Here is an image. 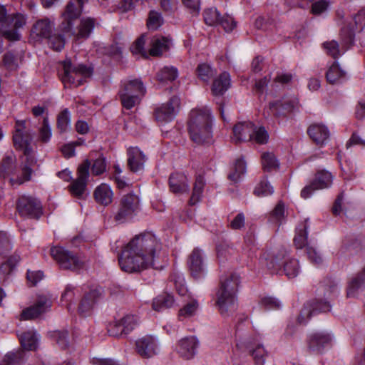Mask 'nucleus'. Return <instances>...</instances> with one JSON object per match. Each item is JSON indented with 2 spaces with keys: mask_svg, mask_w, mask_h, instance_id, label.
<instances>
[{
  "mask_svg": "<svg viewBox=\"0 0 365 365\" xmlns=\"http://www.w3.org/2000/svg\"><path fill=\"white\" fill-rule=\"evenodd\" d=\"M240 284V276L227 273L220 277V286L216 293V304L220 314L227 316L237 309L236 292Z\"/></svg>",
  "mask_w": 365,
  "mask_h": 365,
  "instance_id": "obj_4",
  "label": "nucleus"
},
{
  "mask_svg": "<svg viewBox=\"0 0 365 365\" xmlns=\"http://www.w3.org/2000/svg\"><path fill=\"white\" fill-rule=\"evenodd\" d=\"M232 252V247L226 243L220 244L217 247V258L220 262L227 259V257L231 255Z\"/></svg>",
  "mask_w": 365,
  "mask_h": 365,
  "instance_id": "obj_61",
  "label": "nucleus"
},
{
  "mask_svg": "<svg viewBox=\"0 0 365 365\" xmlns=\"http://www.w3.org/2000/svg\"><path fill=\"white\" fill-rule=\"evenodd\" d=\"M255 131V124L250 121H242L237 123L232 129V141L236 144L252 141Z\"/></svg>",
  "mask_w": 365,
  "mask_h": 365,
  "instance_id": "obj_20",
  "label": "nucleus"
},
{
  "mask_svg": "<svg viewBox=\"0 0 365 365\" xmlns=\"http://www.w3.org/2000/svg\"><path fill=\"white\" fill-rule=\"evenodd\" d=\"M120 322L123 326L125 334H128L139 324V317L134 314H127L121 318Z\"/></svg>",
  "mask_w": 365,
  "mask_h": 365,
  "instance_id": "obj_49",
  "label": "nucleus"
},
{
  "mask_svg": "<svg viewBox=\"0 0 365 365\" xmlns=\"http://www.w3.org/2000/svg\"><path fill=\"white\" fill-rule=\"evenodd\" d=\"M135 350L143 359H151L160 351V341L154 335H145L135 341Z\"/></svg>",
  "mask_w": 365,
  "mask_h": 365,
  "instance_id": "obj_11",
  "label": "nucleus"
},
{
  "mask_svg": "<svg viewBox=\"0 0 365 365\" xmlns=\"http://www.w3.org/2000/svg\"><path fill=\"white\" fill-rule=\"evenodd\" d=\"M26 24V19L21 14H16L9 15L7 22L4 27L0 29L2 35L10 41H18L20 38V34L17 29L23 27Z\"/></svg>",
  "mask_w": 365,
  "mask_h": 365,
  "instance_id": "obj_15",
  "label": "nucleus"
},
{
  "mask_svg": "<svg viewBox=\"0 0 365 365\" xmlns=\"http://www.w3.org/2000/svg\"><path fill=\"white\" fill-rule=\"evenodd\" d=\"M47 38L48 39V43L54 51H60L64 47L65 38L63 35L51 34L50 36Z\"/></svg>",
  "mask_w": 365,
  "mask_h": 365,
  "instance_id": "obj_57",
  "label": "nucleus"
},
{
  "mask_svg": "<svg viewBox=\"0 0 365 365\" xmlns=\"http://www.w3.org/2000/svg\"><path fill=\"white\" fill-rule=\"evenodd\" d=\"M198 307L197 302L195 300H192L190 302L187 303L185 305L182 309L179 311V317H190L193 316Z\"/></svg>",
  "mask_w": 365,
  "mask_h": 365,
  "instance_id": "obj_58",
  "label": "nucleus"
},
{
  "mask_svg": "<svg viewBox=\"0 0 365 365\" xmlns=\"http://www.w3.org/2000/svg\"><path fill=\"white\" fill-rule=\"evenodd\" d=\"M203 18L207 25L215 26L219 24L221 17L219 11L215 8H209L204 11Z\"/></svg>",
  "mask_w": 365,
  "mask_h": 365,
  "instance_id": "obj_48",
  "label": "nucleus"
},
{
  "mask_svg": "<svg viewBox=\"0 0 365 365\" xmlns=\"http://www.w3.org/2000/svg\"><path fill=\"white\" fill-rule=\"evenodd\" d=\"M163 23V19L160 13L155 11H150L147 21V26L149 29L156 30Z\"/></svg>",
  "mask_w": 365,
  "mask_h": 365,
  "instance_id": "obj_53",
  "label": "nucleus"
},
{
  "mask_svg": "<svg viewBox=\"0 0 365 365\" xmlns=\"http://www.w3.org/2000/svg\"><path fill=\"white\" fill-rule=\"evenodd\" d=\"M108 332L109 333L110 336L114 337H120L123 335H126L123 329V326L120 319L114 322L112 324H110L108 328Z\"/></svg>",
  "mask_w": 365,
  "mask_h": 365,
  "instance_id": "obj_59",
  "label": "nucleus"
},
{
  "mask_svg": "<svg viewBox=\"0 0 365 365\" xmlns=\"http://www.w3.org/2000/svg\"><path fill=\"white\" fill-rule=\"evenodd\" d=\"M245 172L246 163L245 160L242 159H238L235 163L234 171L228 175V178L234 182H237Z\"/></svg>",
  "mask_w": 365,
  "mask_h": 365,
  "instance_id": "obj_47",
  "label": "nucleus"
},
{
  "mask_svg": "<svg viewBox=\"0 0 365 365\" xmlns=\"http://www.w3.org/2000/svg\"><path fill=\"white\" fill-rule=\"evenodd\" d=\"M32 169L28 166L25 165L22 168V175L21 178H9V183L11 185L14 186V185H21L24 183L25 181H29L31 180Z\"/></svg>",
  "mask_w": 365,
  "mask_h": 365,
  "instance_id": "obj_56",
  "label": "nucleus"
},
{
  "mask_svg": "<svg viewBox=\"0 0 365 365\" xmlns=\"http://www.w3.org/2000/svg\"><path fill=\"white\" fill-rule=\"evenodd\" d=\"M56 127L60 133H66L71 129V113L68 108L58 113Z\"/></svg>",
  "mask_w": 365,
  "mask_h": 365,
  "instance_id": "obj_41",
  "label": "nucleus"
},
{
  "mask_svg": "<svg viewBox=\"0 0 365 365\" xmlns=\"http://www.w3.org/2000/svg\"><path fill=\"white\" fill-rule=\"evenodd\" d=\"M274 192V188L267 179L262 180L255 187L254 194L257 197L270 195Z\"/></svg>",
  "mask_w": 365,
  "mask_h": 365,
  "instance_id": "obj_50",
  "label": "nucleus"
},
{
  "mask_svg": "<svg viewBox=\"0 0 365 365\" xmlns=\"http://www.w3.org/2000/svg\"><path fill=\"white\" fill-rule=\"evenodd\" d=\"M128 166L133 173H138L144 169L146 157L137 147L128 149Z\"/></svg>",
  "mask_w": 365,
  "mask_h": 365,
  "instance_id": "obj_24",
  "label": "nucleus"
},
{
  "mask_svg": "<svg viewBox=\"0 0 365 365\" xmlns=\"http://www.w3.org/2000/svg\"><path fill=\"white\" fill-rule=\"evenodd\" d=\"M52 257L63 269L76 271L83 267V262L76 255L61 247H53L51 249Z\"/></svg>",
  "mask_w": 365,
  "mask_h": 365,
  "instance_id": "obj_10",
  "label": "nucleus"
},
{
  "mask_svg": "<svg viewBox=\"0 0 365 365\" xmlns=\"http://www.w3.org/2000/svg\"><path fill=\"white\" fill-rule=\"evenodd\" d=\"M307 254L308 259L314 264L319 265L323 261L321 255L314 247L307 246Z\"/></svg>",
  "mask_w": 365,
  "mask_h": 365,
  "instance_id": "obj_63",
  "label": "nucleus"
},
{
  "mask_svg": "<svg viewBox=\"0 0 365 365\" xmlns=\"http://www.w3.org/2000/svg\"><path fill=\"white\" fill-rule=\"evenodd\" d=\"M297 106L295 98H283L274 102L269 103V113L276 117H285L294 111Z\"/></svg>",
  "mask_w": 365,
  "mask_h": 365,
  "instance_id": "obj_19",
  "label": "nucleus"
},
{
  "mask_svg": "<svg viewBox=\"0 0 365 365\" xmlns=\"http://www.w3.org/2000/svg\"><path fill=\"white\" fill-rule=\"evenodd\" d=\"M187 264L194 278L197 279L202 277L205 271L202 251L198 248H195L188 257Z\"/></svg>",
  "mask_w": 365,
  "mask_h": 365,
  "instance_id": "obj_21",
  "label": "nucleus"
},
{
  "mask_svg": "<svg viewBox=\"0 0 365 365\" xmlns=\"http://www.w3.org/2000/svg\"><path fill=\"white\" fill-rule=\"evenodd\" d=\"M331 334L327 331H319L310 334L307 339L309 351L314 354H321L324 349L331 346Z\"/></svg>",
  "mask_w": 365,
  "mask_h": 365,
  "instance_id": "obj_17",
  "label": "nucleus"
},
{
  "mask_svg": "<svg viewBox=\"0 0 365 365\" xmlns=\"http://www.w3.org/2000/svg\"><path fill=\"white\" fill-rule=\"evenodd\" d=\"M63 73H60L61 81L64 84L73 85L76 87L83 84L86 78L91 76L92 70L84 65L74 66L71 60L62 63Z\"/></svg>",
  "mask_w": 365,
  "mask_h": 365,
  "instance_id": "obj_7",
  "label": "nucleus"
},
{
  "mask_svg": "<svg viewBox=\"0 0 365 365\" xmlns=\"http://www.w3.org/2000/svg\"><path fill=\"white\" fill-rule=\"evenodd\" d=\"M250 352L257 365H264L265 359L268 355L262 345H257L255 349H250Z\"/></svg>",
  "mask_w": 365,
  "mask_h": 365,
  "instance_id": "obj_52",
  "label": "nucleus"
},
{
  "mask_svg": "<svg viewBox=\"0 0 365 365\" xmlns=\"http://www.w3.org/2000/svg\"><path fill=\"white\" fill-rule=\"evenodd\" d=\"M198 344L195 336L185 337L179 341L176 349L181 357L190 359L196 354Z\"/></svg>",
  "mask_w": 365,
  "mask_h": 365,
  "instance_id": "obj_23",
  "label": "nucleus"
},
{
  "mask_svg": "<svg viewBox=\"0 0 365 365\" xmlns=\"http://www.w3.org/2000/svg\"><path fill=\"white\" fill-rule=\"evenodd\" d=\"M93 195L98 204L107 206L112 202L113 192L108 185L102 183L95 189Z\"/></svg>",
  "mask_w": 365,
  "mask_h": 365,
  "instance_id": "obj_30",
  "label": "nucleus"
},
{
  "mask_svg": "<svg viewBox=\"0 0 365 365\" xmlns=\"http://www.w3.org/2000/svg\"><path fill=\"white\" fill-rule=\"evenodd\" d=\"M166 253L155 235L146 232L135 236L125 247L119 257L122 270L132 273L152 267L160 269Z\"/></svg>",
  "mask_w": 365,
  "mask_h": 365,
  "instance_id": "obj_1",
  "label": "nucleus"
},
{
  "mask_svg": "<svg viewBox=\"0 0 365 365\" xmlns=\"http://www.w3.org/2000/svg\"><path fill=\"white\" fill-rule=\"evenodd\" d=\"M146 89L140 79L129 81L123 84L119 91V96L123 106L131 109L140 101Z\"/></svg>",
  "mask_w": 365,
  "mask_h": 365,
  "instance_id": "obj_6",
  "label": "nucleus"
},
{
  "mask_svg": "<svg viewBox=\"0 0 365 365\" xmlns=\"http://www.w3.org/2000/svg\"><path fill=\"white\" fill-rule=\"evenodd\" d=\"M340 35L341 38V46L334 40L326 41L323 43L326 53L335 59L344 53L346 49L352 45L354 39L353 28L341 29Z\"/></svg>",
  "mask_w": 365,
  "mask_h": 365,
  "instance_id": "obj_9",
  "label": "nucleus"
},
{
  "mask_svg": "<svg viewBox=\"0 0 365 365\" xmlns=\"http://www.w3.org/2000/svg\"><path fill=\"white\" fill-rule=\"evenodd\" d=\"M269 140V134L264 127H257L255 125L252 141L258 144H266Z\"/></svg>",
  "mask_w": 365,
  "mask_h": 365,
  "instance_id": "obj_54",
  "label": "nucleus"
},
{
  "mask_svg": "<svg viewBox=\"0 0 365 365\" xmlns=\"http://www.w3.org/2000/svg\"><path fill=\"white\" fill-rule=\"evenodd\" d=\"M20 257L14 255L11 257L6 262L0 266V282H5L11 274L16 263L19 261Z\"/></svg>",
  "mask_w": 365,
  "mask_h": 365,
  "instance_id": "obj_39",
  "label": "nucleus"
},
{
  "mask_svg": "<svg viewBox=\"0 0 365 365\" xmlns=\"http://www.w3.org/2000/svg\"><path fill=\"white\" fill-rule=\"evenodd\" d=\"M365 283V268L363 272L354 277L349 283L346 295L348 297L356 296L359 288Z\"/></svg>",
  "mask_w": 365,
  "mask_h": 365,
  "instance_id": "obj_43",
  "label": "nucleus"
},
{
  "mask_svg": "<svg viewBox=\"0 0 365 365\" xmlns=\"http://www.w3.org/2000/svg\"><path fill=\"white\" fill-rule=\"evenodd\" d=\"M219 24H220L227 32L232 31L236 26V22L234 21L233 18L230 16L221 17Z\"/></svg>",
  "mask_w": 365,
  "mask_h": 365,
  "instance_id": "obj_64",
  "label": "nucleus"
},
{
  "mask_svg": "<svg viewBox=\"0 0 365 365\" xmlns=\"http://www.w3.org/2000/svg\"><path fill=\"white\" fill-rule=\"evenodd\" d=\"M205 184L204 178L200 175H197L193 185L192 195L189 200L190 205H195L200 200L202 196Z\"/></svg>",
  "mask_w": 365,
  "mask_h": 365,
  "instance_id": "obj_38",
  "label": "nucleus"
},
{
  "mask_svg": "<svg viewBox=\"0 0 365 365\" xmlns=\"http://www.w3.org/2000/svg\"><path fill=\"white\" fill-rule=\"evenodd\" d=\"M346 72L341 68L337 62H334L328 68L326 73V78L331 84L341 83L346 79Z\"/></svg>",
  "mask_w": 365,
  "mask_h": 365,
  "instance_id": "obj_32",
  "label": "nucleus"
},
{
  "mask_svg": "<svg viewBox=\"0 0 365 365\" xmlns=\"http://www.w3.org/2000/svg\"><path fill=\"white\" fill-rule=\"evenodd\" d=\"M332 182V175L330 173L322 170L317 173L314 180L312 181L317 189H324L329 187Z\"/></svg>",
  "mask_w": 365,
  "mask_h": 365,
  "instance_id": "obj_42",
  "label": "nucleus"
},
{
  "mask_svg": "<svg viewBox=\"0 0 365 365\" xmlns=\"http://www.w3.org/2000/svg\"><path fill=\"white\" fill-rule=\"evenodd\" d=\"M283 270L288 278L296 277L300 272L299 261L293 258L287 259L284 263Z\"/></svg>",
  "mask_w": 365,
  "mask_h": 365,
  "instance_id": "obj_44",
  "label": "nucleus"
},
{
  "mask_svg": "<svg viewBox=\"0 0 365 365\" xmlns=\"http://www.w3.org/2000/svg\"><path fill=\"white\" fill-rule=\"evenodd\" d=\"M21 346L24 350L34 351L38 346L40 336L34 329H29L20 334H18Z\"/></svg>",
  "mask_w": 365,
  "mask_h": 365,
  "instance_id": "obj_27",
  "label": "nucleus"
},
{
  "mask_svg": "<svg viewBox=\"0 0 365 365\" xmlns=\"http://www.w3.org/2000/svg\"><path fill=\"white\" fill-rule=\"evenodd\" d=\"M17 210L23 217L38 219L42 214V206L37 199L24 195L18 200Z\"/></svg>",
  "mask_w": 365,
  "mask_h": 365,
  "instance_id": "obj_12",
  "label": "nucleus"
},
{
  "mask_svg": "<svg viewBox=\"0 0 365 365\" xmlns=\"http://www.w3.org/2000/svg\"><path fill=\"white\" fill-rule=\"evenodd\" d=\"M307 133L310 138L319 145H324L329 138V129L326 125L320 123H314L309 125Z\"/></svg>",
  "mask_w": 365,
  "mask_h": 365,
  "instance_id": "obj_25",
  "label": "nucleus"
},
{
  "mask_svg": "<svg viewBox=\"0 0 365 365\" xmlns=\"http://www.w3.org/2000/svg\"><path fill=\"white\" fill-rule=\"evenodd\" d=\"M101 294V291L98 289L91 290L88 294H86L82 299L79 305V313L83 316L89 314Z\"/></svg>",
  "mask_w": 365,
  "mask_h": 365,
  "instance_id": "obj_28",
  "label": "nucleus"
},
{
  "mask_svg": "<svg viewBox=\"0 0 365 365\" xmlns=\"http://www.w3.org/2000/svg\"><path fill=\"white\" fill-rule=\"evenodd\" d=\"M106 169V160L103 157L100 156L94 162L91 167V172L95 175H99L103 173Z\"/></svg>",
  "mask_w": 365,
  "mask_h": 365,
  "instance_id": "obj_62",
  "label": "nucleus"
},
{
  "mask_svg": "<svg viewBox=\"0 0 365 365\" xmlns=\"http://www.w3.org/2000/svg\"><path fill=\"white\" fill-rule=\"evenodd\" d=\"M26 121L17 120L16 123V133L13 136V140L14 146L16 148L24 150L25 155L28 156L30 155L31 149L29 147L30 142L31 141V135L24 132L26 128Z\"/></svg>",
  "mask_w": 365,
  "mask_h": 365,
  "instance_id": "obj_18",
  "label": "nucleus"
},
{
  "mask_svg": "<svg viewBox=\"0 0 365 365\" xmlns=\"http://www.w3.org/2000/svg\"><path fill=\"white\" fill-rule=\"evenodd\" d=\"M50 338L62 349L70 345V336L67 330H56L50 332Z\"/></svg>",
  "mask_w": 365,
  "mask_h": 365,
  "instance_id": "obj_40",
  "label": "nucleus"
},
{
  "mask_svg": "<svg viewBox=\"0 0 365 365\" xmlns=\"http://www.w3.org/2000/svg\"><path fill=\"white\" fill-rule=\"evenodd\" d=\"M16 169V156L12 153L6 154L2 159L0 165V176L3 178H8L14 173Z\"/></svg>",
  "mask_w": 365,
  "mask_h": 365,
  "instance_id": "obj_33",
  "label": "nucleus"
},
{
  "mask_svg": "<svg viewBox=\"0 0 365 365\" xmlns=\"http://www.w3.org/2000/svg\"><path fill=\"white\" fill-rule=\"evenodd\" d=\"M331 304L329 302L322 300H316L308 302L301 310L297 317V322L299 324H305L312 315L318 312H327L331 310Z\"/></svg>",
  "mask_w": 365,
  "mask_h": 365,
  "instance_id": "obj_13",
  "label": "nucleus"
},
{
  "mask_svg": "<svg viewBox=\"0 0 365 365\" xmlns=\"http://www.w3.org/2000/svg\"><path fill=\"white\" fill-rule=\"evenodd\" d=\"M86 0H71L62 14L58 29L64 36H76L77 38H86L93 30L96 21L92 18H83L76 31L74 25L79 18L83 4Z\"/></svg>",
  "mask_w": 365,
  "mask_h": 365,
  "instance_id": "obj_2",
  "label": "nucleus"
},
{
  "mask_svg": "<svg viewBox=\"0 0 365 365\" xmlns=\"http://www.w3.org/2000/svg\"><path fill=\"white\" fill-rule=\"evenodd\" d=\"M178 76V69L172 66H166L161 68L157 73V79L159 82L166 83L175 81Z\"/></svg>",
  "mask_w": 365,
  "mask_h": 365,
  "instance_id": "obj_37",
  "label": "nucleus"
},
{
  "mask_svg": "<svg viewBox=\"0 0 365 365\" xmlns=\"http://www.w3.org/2000/svg\"><path fill=\"white\" fill-rule=\"evenodd\" d=\"M12 248L11 240L4 232H0V255H6Z\"/></svg>",
  "mask_w": 365,
  "mask_h": 365,
  "instance_id": "obj_60",
  "label": "nucleus"
},
{
  "mask_svg": "<svg viewBox=\"0 0 365 365\" xmlns=\"http://www.w3.org/2000/svg\"><path fill=\"white\" fill-rule=\"evenodd\" d=\"M180 107V98L178 96L172 97L166 103H163L155 110V117L157 121L168 123L173 120Z\"/></svg>",
  "mask_w": 365,
  "mask_h": 365,
  "instance_id": "obj_16",
  "label": "nucleus"
},
{
  "mask_svg": "<svg viewBox=\"0 0 365 365\" xmlns=\"http://www.w3.org/2000/svg\"><path fill=\"white\" fill-rule=\"evenodd\" d=\"M52 135L51 128L48 122V118H44L42 125L39 128V138L43 143L49 141Z\"/></svg>",
  "mask_w": 365,
  "mask_h": 365,
  "instance_id": "obj_55",
  "label": "nucleus"
},
{
  "mask_svg": "<svg viewBox=\"0 0 365 365\" xmlns=\"http://www.w3.org/2000/svg\"><path fill=\"white\" fill-rule=\"evenodd\" d=\"M145 43L144 36H142L138 38L131 46V52L135 55H140L145 58H148L149 55L158 56L168 51L170 44V41L168 38L155 36L151 40V47L149 50V53H148L144 48Z\"/></svg>",
  "mask_w": 365,
  "mask_h": 365,
  "instance_id": "obj_8",
  "label": "nucleus"
},
{
  "mask_svg": "<svg viewBox=\"0 0 365 365\" xmlns=\"http://www.w3.org/2000/svg\"><path fill=\"white\" fill-rule=\"evenodd\" d=\"M28 358V352L23 349L8 352L0 361V365H24Z\"/></svg>",
  "mask_w": 365,
  "mask_h": 365,
  "instance_id": "obj_29",
  "label": "nucleus"
},
{
  "mask_svg": "<svg viewBox=\"0 0 365 365\" xmlns=\"http://www.w3.org/2000/svg\"><path fill=\"white\" fill-rule=\"evenodd\" d=\"M169 187L175 194L187 193L190 190L188 179L183 173L172 174L169 178Z\"/></svg>",
  "mask_w": 365,
  "mask_h": 365,
  "instance_id": "obj_26",
  "label": "nucleus"
},
{
  "mask_svg": "<svg viewBox=\"0 0 365 365\" xmlns=\"http://www.w3.org/2000/svg\"><path fill=\"white\" fill-rule=\"evenodd\" d=\"M261 158L264 170L269 172L279 168V162L272 153L265 152Z\"/></svg>",
  "mask_w": 365,
  "mask_h": 365,
  "instance_id": "obj_45",
  "label": "nucleus"
},
{
  "mask_svg": "<svg viewBox=\"0 0 365 365\" xmlns=\"http://www.w3.org/2000/svg\"><path fill=\"white\" fill-rule=\"evenodd\" d=\"M197 74L198 78L204 81L209 82V81L216 74V71L212 69L209 64L200 63L197 67Z\"/></svg>",
  "mask_w": 365,
  "mask_h": 365,
  "instance_id": "obj_46",
  "label": "nucleus"
},
{
  "mask_svg": "<svg viewBox=\"0 0 365 365\" xmlns=\"http://www.w3.org/2000/svg\"><path fill=\"white\" fill-rule=\"evenodd\" d=\"M139 211V197L133 193H128L121 197L116 210L113 212V219L119 224L124 223L132 220Z\"/></svg>",
  "mask_w": 365,
  "mask_h": 365,
  "instance_id": "obj_5",
  "label": "nucleus"
},
{
  "mask_svg": "<svg viewBox=\"0 0 365 365\" xmlns=\"http://www.w3.org/2000/svg\"><path fill=\"white\" fill-rule=\"evenodd\" d=\"M51 301L47 297L40 296L33 306L23 311L21 318L27 320L38 317L41 314L46 312L51 307Z\"/></svg>",
  "mask_w": 365,
  "mask_h": 365,
  "instance_id": "obj_22",
  "label": "nucleus"
},
{
  "mask_svg": "<svg viewBox=\"0 0 365 365\" xmlns=\"http://www.w3.org/2000/svg\"><path fill=\"white\" fill-rule=\"evenodd\" d=\"M54 24L48 19H42L37 21L33 26L32 34L40 38H47L52 32Z\"/></svg>",
  "mask_w": 365,
  "mask_h": 365,
  "instance_id": "obj_31",
  "label": "nucleus"
},
{
  "mask_svg": "<svg viewBox=\"0 0 365 365\" xmlns=\"http://www.w3.org/2000/svg\"><path fill=\"white\" fill-rule=\"evenodd\" d=\"M191 140L199 145L210 144L213 140L212 119L207 108L192 110L188 123Z\"/></svg>",
  "mask_w": 365,
  "mask_h": 365,
  "instance_id": "obj_3",
  "label": "nucleus"
},
{
  "mask_svg": "<svg viewBox=\"0 0 365 365\" xmlns=\"http://www.w3.org/2000/svg\"><path fill=\"white\" fill-rule=\"evenodd\" d=\"M175 304V299L173 295L164 294L158 296L153 301V309L157 312H162L171 308Z\"/></svg>",
  "mask_w": 365,
  "mask_h": 365,
  "instance_id": "obj_35",
  "label": "nucleus"
},
{
  "mask_svg": "<svg viewBox=\"0 0 365 365\" xmlns=\"http://www.w3.org/2000/svg\"><path fill=\"white\" fill-rule=\"evenodd\" d=\"M308 228L307 220H305L296 229L294 243L297 249H302L307 245Z\"/></svg>",
  "mask_w": 365,
  "mask_h": 365,
  "instance_id": "obj_36",
  "label": "nucleus"
},
{
  "mask_svg": "<svg viewBox=\"0 0 365 365\" xmlns=\"http://www.w3.org/2000/svg\"><path fill=\"white\" fill-rule=\"evenodd\" d=\"M91 163L88 160H85L78 168V178L69 185L71 193L78 197H81L83 194L88 178L89 176V168Z\"/></svg>",
  "mask_w": 365,
  "mask_h": 365,
  "instance_id": "obj_14",
  "label": "nucleus"
},
{
  "mask_svg": "<svg viewBox=\"0 0 365 365\" xmlns=\"http://www.w3.org/2000/svg\"><path fill=\"white\" fill-rule=\"evenodd\" d=\"M230 86L229 73L224 72L215 78L212 86V92L214 96H222Z\"/></svg>",
  "mask_w": 365,
  "mask_h": 365,
  "instance_id": "obj_34",
  "label": "nucleus"
},
{
  "mask_svg": "<svg viewBox=\"0 0 365 365\" xmlns=\"http://www.w3.org/2000/svg\"><path fill=\"white\" fill-rule=\"evenodd\" d=\"M21 60V56L19 53H14L12 51L6 53L4 56V64L9 70L16 69Z\"/></svg>",
  "mask_w": 365,
  "mask_h": 365,
  "instance_id": "obj_51",
  "label": "nucleus"
}]
</instances>
